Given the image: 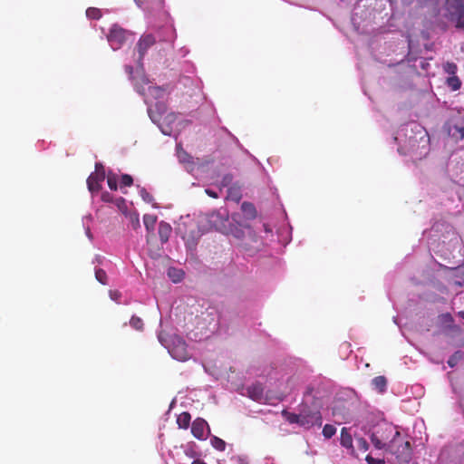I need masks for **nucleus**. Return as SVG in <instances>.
Instances as JSON below:
<instances>
[{
    "mask_svg": "<svg viewBox=\"0 0 464 464\" xmlns=\"http://www.w3.org/2000/svg\"><path fill=\"white\" fill-rule=\"evenodd\" d=\"M185 276V272L180 268L169 267L168 269V276L173 283L180 282Z\"/></svg>",
    "mask_w": 464,
    "mask_h": 464,
    "instance_id": "2eb2a0df",
    "label": "nucleus"
},
{
    "mask_svg": "<svg viewBox=\"0 0 464 464\" xmlns=\"http://www.w3.org/2000/svg\"><path fill=\"white\" fill-rule=\"evenodd\" d=\"M241 210L248 219H254L256 217V209L250 202H243L241 205Z\"/></svg>",
    "mask_w": 464,
    "mask_h": 464,
    "instance_id": "dca6fc26",
    "label": "nucleus"
},
{
    "mask_svg": "<svg viewBox=\"0 0 464 464\" xmlns=\"http://www.w3.org/2000/svg\"><path fill=\"white\" fill-rule=\"evenodd\" d=\"M191 415L188 411H183L177 417L179 428L187 430L189 427Z\"/></svg>",
    "mask_w": 464,
    "mask_h": 464,
    "instance_id": "f3484780",
    "label": "nucleus"
},
{
    "mask_svg": "<svg viewBox=\"0 0 464 464\" xmlns=\"http://www.w3.org/2000/svg\"><path fill=\"white\" fill-rule=\"evenodd\" d=\"M118 201H120V202L123 203V202H124V199H123L122 198H120L118 199Z\"/></svg>",
    "mask_w": 464,
    "mask_h": 464,
    "instance_id": "3c124183",
    "label": "nucleus"
},
{
    "mask_svg": "<svg viewBox=\"0 0 464 464\" xmlns=\"http://www.w3.org/2000/svg\"><path fill=\"white\" fill-rule=\"evenodd\" d=\"M314 388L311 386L306 387V390L304 393V397H307L308 395H311L313 393Z\"/></svg>",
    "mask_w": 464,
    "mask_h": 464,
    "instance_id": "a18cd8bd",
    "label": "nucleus"
},
{
    "mask_svg": "<svg viewBox=\"0 0 464 464\" xmlns=\"http://www.w3.org/2000/svg\"><path fill=\"white\" fill-rule=\"evenodd\" d=\"M133 223H135V225L139 226L140 221H139V217L138 216L135 217V219L133 220Z\"/></svg>",
    "mask_w": 464,
    "mask_h": 464,
    "instance_id": "09e8293b",
    "label": "nucleus"
},
{
    "mask_svg": "<svg viewBox=\"0 0 464 464\" xmlns=\"http://www.w3.org/2000/svg\"><path fill=\"white\" fill-rule=\"evenodd\" d=\"M152 108L156 110L158 112H160L161 115L163 116L167 112V107L163 102H157L155 106Z\"/></svg>",
    "mask_w": 464,
    "mask_h": 464,
    "instance_id": "4c0bfd02",
    "label": "nucleus"
},
{
    "mask_svg": "<svg viewBox=\"0 0 464 464\" xmlns=\"http://www.w3.org/2000/svg\"><path fill=\"white\" fill-rule=\"evenodd\" d=\"M130 33L117 24H113L107 35V40L113 50L120 49Z\"/></svg>",
    "mask_w": 464,
    "mask_h": 464,
    "instance_id": "0eeeda50",
    "label": "nucleus"
},
{
    "mask_svg": "<svg viewBox=\"0 0 464 464\" xmlns=\"http://www.w3.org/2000/svg\"><path fill=\"white\" fill-rule=\"evenodd\" d=\"M208 222L211 227L223 234H228L229 216L226 209L213 211L208 215Z\"/></svg>",
    "mask_w": 464,
    "mask_h": 464,
    "instance_id": "423d86ee",
    "label": "nucleus"
},
{
    "mask_svg": "<svg viewBox=\"0 0 464 464\" xmlns=\"http://www.w3.org/2000/svg\"><path fill=\"white\" fill-rule=\"evenodd\" d=\"M95 277L102 285H106L108 283L106 272L102 269H96Z\"/></svg>",
    "mask_w": 464,
    "mask_h": 464,
    "instance_id": "7c9ffc66",
    "label": "nucleus"
},
{
    "mask_svg": "<svg viewBox=\"0 0 464 464\" xmlns=\"http://www.w3.org/2000/svg\"><path fill=\"white\" fill-rule=\"evenodd\" d=\"M388 450L396 456L399 463H409L412 457L410 441L403 440L401 436L391 440Z\"/></svg>",
    "mask_w": 464,
    "mask_h": 464,
    "instance_id": "7ed1b4c3",
    "label": "nucleus"
},
{
    "mask_svg": "<svg viewBox=\"0 0 464 464\" xmlns=\"http://www.w3.org/2000/svg\"><path fill=\"white\" fill-rule=\"evenodd\" d=\"M209 431L208 422L202 418H197L191 424V433L198 440H206Z\"/></svg>",
    "mask_w": 464,
    "mask_h": 464,
    "instance_id": "1a4fd4ad",
    "label": "nucleus"
},
{
    "mask_svg": "<svg viewBox=\"0 0 464 464\" xmlns=\"http://www.w3.org/2000/svg\"><path fill=\"white\" fill-rule=\"evenodd\" d=\"M139 192H140V196L146 203L153 202V200H154L153 196L145 188H140Z\"/></svg>",
    "mask_w": 464,
    "mask_h": 464,
    "instance_id": "cd10ccee",
    "label": "nucleus"
},
{
    "mask_svg": "<svg viewBox=\"0 0 464 464\" xmlns=\"http://www.w3.org/2000/svg\"><path fill=\"white\" fill-rule=\"evenodd\" d=\"M102 200L104 202H111L112 201V195H111L109 192H103L102 194Z\"/></svg>",
    "mask_w": 464,
    "mask_h": 464,
    "instance_id": "79ce46f5",
    "label": "nucleus"
},
{
    "mask_svg": "<svg viewBox=\"0 0 464 464\" xmlns=\"http://www.w3.org/2000/svg\"><path fill=\"white\" fill-rule=\"evenodd\" d=\"M143 223L148 230H153L157 223V217L155 215L145 214L143 216Z\"/></svg>",
    "mask_w": 464,
    "mask_h": 464,
    "instance_id": "6ab92c4d",
    "label": "nucleus"
},
{
    "mask_svg": "<svg viewBox=\"0 0 464 464\" xmlns=\"http://www.w3.org/2000/svg\"><path fill=\"white\" fill-rule=\"evenodd\" d=\"M232 179H233V178L231 175H226L222 179L221 185L223 187H227L232 182Z\"/></svg>",
    "mask_w": 464,
    "mask_h": 464,
    "instance_id": "ea45409f",
    "label": "nucleus"
},
{
    "mask_svg": "<svg viewBox=\"0 0 464 464\" xmlns=\"http://www.w3.org/2000/svg\"><path fill=\"white\" fill-rule=\"evenodd\" d=\"M149 92L155 98H161L163 96L165 91L161 87L150 86Z\"/></svg>",
    "mask_w": 464,
    "mask_h": 464,
    "instance_id": "c756f323",
    "label": "nucleus"
},
{
    "mask_svg": "<svg viewBox=\"0 0 464 464\" xmlns=\"http://www.w3.org/2000/svg\"><path fill=\"white\" fill-rule=\"evenodd\" d=\"M107 183H108V187L111 190H117V188H118V177H117V175L112 173V172H109V174L107 176Z\"/></svg>",
    "mask_w": 464,
    "mask_h": 464,
    "instance_id": "5701e85b",
    "label": "nucleus"
},
{
    "mask_svg": "<svg viewBox=\"0 0 464 464\" xmlns=\"http://www.w3.org/2000/svg\"><path fill=\"white\" fill-rule=\"evenodd\" d=\"M460 358H461V353L459 352H456L448 360L449 366L451 368L456 366Z\"/></svg>",
    "mask_w": 464,
    "mask_h": 464,
    "instance_id": "473e14b6",
    "label": "nucleus"
},
{
    "mask_svg": "<svg viewBox=\"0 0 464 464\" xmlns=\"http://www.w3.org/2000/svg\"><path fill=\"white\" fill-rule=\"evenodd\" d=\"M264 228H265V231L267 232V233H270L271 232V229L268 227L267 225L264 224Z\"/></svg>",
    "mask_w": 464,
    "mask_h": 464,
    "instance_id": "de8ad7c7",
    "label": "nucleus"
},
{
    "mask_svg": "<svg viewBox=\"0 0 464 464\" xmlns=\"http://www.w3.org/2000/svg\"><path fill=\"white\" fill-rule=\"evenodd\" d=\"M249 398L257 402H261L264 399V388L260 383L252 384L247 388Z\"/></svg>",
    "mask_w": 464,
    "mask_h": 464,
    "instance_id": "9b49d317",
    "label": "nucleus"
},
{
    "mask_svg": "<svg viewBox=\"0 0 464 464\" xmlns=\"http://www.w3.org/2000/svg\"><path fill=\"white\" fill-rule=\"evenodd\" d=\"M179 159L182 162H192L191 157L186 151L179 152Z\"/></svg>",
    "mask_w": 464,
    "mask_h": 464,
    "instance_id": "58836bf2",
    "label": "nucleus"
},
{
    "mask_svg": "<svg viewBox=\"0 0 464 464\" xmlns=\"http://www.w3.org/2000/svg\"><path fill=\"white\" fill-rule=\"evenodd\" d=\"M109 295H110L111 299L115 301L116 303L121 302V293L119 290H110Z\"/></svg>",
    "mask_w": 464,
    "mask_h": 464,
    "instance_id": "f704fd0d",
    "label": "nucleus"
},
{
    "mask_svg": "<svg viewBox=\"0 0 464 464\" xmlns=\"http://www.w3.org/2000/svg\"><path fill=\"white\" fill-rule=\"evenodd\" d=\"M282 416L288 421L290 424H298L301 426V417L300 413H293L286 410L282 411Z\"/></svg>",
    "mask_w": 464,
    "mask_h": 464,
    "instance_id": "a211bd4d",
    "label": "nucleus"
},
{
    "mask_svg": "<svg viewBox=\"0 0 464 464\" xmlns=\"http://www.w3.org/2000/svg\"><path fill=\"white\" fill-rule=\"evenodd\" d=\"M130 324L138 331H141L143 329V322L138 316L133 315L130 320Z\"/></svg>",
    "mask_w": 464,
    "mask_h": 464,
    "instance_id": "bb28decb",
    "label": "nucleus"
},
{
    "mask_svg": "<svg viewBox=\"0 0 464 464\" xmlns=\"http://www.w3.org/2000/svg\"><path fill=\"white\" fill-rule=\"evenodd\" d=\"M86 15L88 18L90 19H94V20H97V19H100L102 17V12L100 9L98 8H95V7H89L87 10H86Z\"/></svg>",
    "mask_w": 464,
    "mask_h": 464,
    "instance_id": "393cba45",
    "label": "nucleus"
},
{
    "mask_svg": "<svg viewBox=\"0 0 464 464\" xmlns=\"http://www.w3.org/2000/svg\"><path fill=\"white\" fill-rule=\"evenodd\" d=\"M228 198H230L232 200L238 202L241 198V196L237 189L230 188L228 189Z\"/></svg>",
    "mask_w": 464,
    "mask_h": 464,
    "instance_id": "c9c22d12",
    "label": "nucleus"
},
{
    "mask_svg": "<svg viewBox=\"0 0 464 464\" xmlns=\"http://www.w3.org/2000/svg\"><path fill=\"white\" fill-rule=\"evenodd\" d=\"M459 315H460L461 318L464 319V311L459 312Z\"/></svg>",
    "mask_w": 464,
    "mask_h": 464,
    "instance_id": "8fccbe9b",
    "label": "nucleus"
},
{
    "mask_svg": "<svg viewBox=\"0 0 464 464\" xmlns=\"http://www.w3.org/2000/svg\"><path fill=\"white\" fill-rule=\"evenodd\" d=\"M210 443H211V446L216 449L217 450H219V451H224L226 450V442L217 437V436H213L211 439H210Z\"/></svg>",
    "mask_w": 464,
    "mask_h": 464,
    "instance_id": "4be33fe9",
    "label": "nucleus"
},
{
    "mask_svg": "<svg viewBox=\"0 0 464 464\" xmlns=\"http://www.w3.org/2000/svg\"><path fill=\"white\" fill-rule=\"evenodd\" d=\"M445 72L450 74V76L456 75L458 67L454 63H446L443 66Z\"/></svg>",
    "mask_w": 464,
    "mask_h": 464,
    "instance_id": "c85d7f7f",
    "label": "nucleus"
},
{
    "mask_svg": "<svg viewBox=\"0 0 464 464\" xmlns=\"http://www.w3.org/2000/svg\"><path fill=\"white\" fill-rule=\"evenodd\" d=\"M172 232L170 225L167 222L161 221L159 224L158 233L160 239L162 243L168 242Z\"/></svg>",
    "mask_w": 464,
    "mask_h": 464,
    "instance_id": "ddd939ff",
    "label": "nucleus"
},
{
    "mask_svg": "<svg viewBox=\"0 0 464 464\" xmlns=\"http://www.w3.org/2000/svg\"><path fill=\"white\" fill-rule=\"evenodd\" d=\"M400 437V431L387 422L376 425L371 434V441L378 450H388V444L392 438Z\"/></svg>",
    "mask_w": 464,
    "mask_h": 464,
    "instance_id": "f03ea898",
    "label": "nucleus"
},
{
    "mask_svg": "<svg viewBox=\"0 0 464 464\" xmlns=\"http://www.w3.org/2000/svg\"><path fill=\"white\" fill-rule=\"evenodd\" d=\"M365 460L368 464H385L384 459H374L371 455H367Z\"/></svg>",
    "mask_w": 464,
    "mask_h": 464,
    "instance_id": "e433bc0d",
    "label": "nucleus"
},
{
    "mask_svg": "<svg viewBox=\"0 0 464 464\" xmlns=\"http://www.w3.org/2000/svg\"><path fill=\"white\" fill-rule=\"evenodd\" d=\"M455 130L458 132L459 136L458 138L459 140L464 139V125L463 126H454Z\"/></svg>",
    "mask_w": 464,
    "mask_h": 464,
    "instance_id": "a19ab883",
    "label": "nucleus"
},
{
    "mask_svg": "<svg viewBox=\"0 0 464 464\" xmlns=\"http://www.w3.org/2000/svg\"><path fill=\"white\" fill-rule=\"evenodd\" d=\"M205 192L210 198H218V194L216 191H214V190H212L210 188L205 189Z\"/></svg>",
    "mask_w": 464,
    "mask_h": 464,
    "instance_id": "37998d69",
    "label": "nucleus"
},
{
    "mask_svg": "<svg viewBox=\"0 0 464 464\" xmlns=\"http://www.w3.org/2000/svg\"><path fill=\"white\" fill-rule=\"evenodd\" d=\"M234 238V243L243 253L249 256L262 250L264 244L258 238L250 226L229 224L228 234Z\"/></svg>",
    "mask_w": 464,
    "mask_h": 464,
    "instance_id": "f257e3e1",
    "label": "nucleus"
},
{
    "mask_svg": "<svg viewBox=\"0 0 464 464\" xmlns=\"http://www.w3.org/2000/svg\"><path fill=\"white\" fill-rule=\"evenodd\" d=\"M301 417V427L310 429L314 426L322 425V415L319 410L312 409L309 405L303 402L299 410Z\"/></svg>",
    "mask_w": 464,
    "mask_h": 464,
    "instance_id": "39448f33",
    "label": "nucleus"
},
{
    "mask_svg": "<svg viewBox=\"0 0 464 464\" xmlns=\"http://www.w3.org/2000/svg\"><path fill=\"white\" fill-rule=\"evenodd\" d=\"M372 384L379 392H382L386 388L387 380L384 376H377L373 378Z\"/></svg>",
    "mask_w": 464,
    "mask_h": 464,
    "instance_id": "412c9836",
    "label": "nucleus"
},
{
    "mask_svg": "<svg viewBox=\"0 0 464 464\" xmlns=\"http://www.w3.org/2000/svg\"><path fill=\"white\" fill-rule=\"evenodd\" d=\"M165 120H167L169 122H171L173 121H175L176 119V116L174 113H169L167 114L165 117H164Z\"/></svg>",
    "mask_w": 464,
    "mask_h": 464,
    "instance_id": "c03bdc74",
    "label": "nucleus"
},
{
    "mask_svg": "<svg viewBox=\"0 0 464 464\" xmlns=\"http://www.w3.org/2000/svg\"><path fill=\"white\" fill-rule=\"evenodd\" d=\"M169 353L171 355L179 361H185L188 358V353L186 350V344L183 342H179V344L173 347Z\"/></svg>",
    "mask_w": 464,
    "mask_h": 464,
    "instance_id": "f8f14e48",
    "label": "nucleus"
},
{
    "mask_svg": "<svg viewBox=\"0 0 464 464\" xmlns=\"http://www.w3.org/2000/svg\"><path fill=\"white\" fill-rule=\"evenodd\" d=\"M133 184V179L129 174H123L121 178V188L130 187Z\"/></svg>",
    "mask_w": 464,
    "mask_h": 464,
    "instance_id": "2f4dec72",
    "label": "nucleus"
},
{
    "mask_svg": "<svg viewBox=\"0 0 464 464\" xmlns=\"http://www.w3.org/2000/svg\"><path fill=\"white\" fill-rule=\"evenodd\" d=\"M162 132H163V134H168V132L165 131L164 130H162Z\"/></svg>",
    "mask_w": 464,
    "mask_h": 464,
    "instance_id": "603ef678",
    "label": "nucleus"
},
{
    "mask_svg": "<svg viewBox=\"0 0 464 464\" xmlns=\"http://www.w3.org/2000/svg\"><path fill=\"white\" fill-rule=\"evenodd\" d=\"M446 17L455 23L457 28H464V3L462 0H447Z\"/></svg>",
    "mask_w": 464,
    "mask_h": 464,
    "instance_id": "20e7f679",
    "label": "nucleus"
},
{
    "mask_svg": "<svg viewBox=\"0 0 464 464\" xmlns=\"http://www.w3.org/2000/svg\"><path fill=\"white\" fill-rule=\"evenodd\" d=\"M156 43V39L155 37L150 34H143L138 44H137V48H138V52H139V54H140V59H142L145 55V53H147V51L155 44Z\"/></svg>",
    "mask_w": 464,
    "mask_h": 464,
    "instance_id": "9d476101",
    "label": "nucleus"
},
{
    "mask_svg": "<svg viewBox=\"0 0 464 464\" xmlns=\"http://www.w3.org/2000/svg\"><path fill=\"white\" fill-rule=\"evenodd\" d=\"M446 83L452 91H458L461 87V81L456 75L448 77Z\"/></svg>",
    "mask_w": 464,
    "mask_h": 464,
    "instance_id": "aec40b11",
    "label": "nucleus"
},
{
    "mask_svg": "<svg viewBox=\"0 0 464 464\" xmlns=\"http://www.w3.org/2000/svg\"><path fill=\"white\" fill-rule=\"evenodd\" d=\"M96 171L92 173L87 179L88 188L91 192H97L101 188V183L105 179V172L101 163H97Z\"/></svg>",
    "mask_w": 464,
    "mask_h": 464,
    "instance_id": "6e6552de",
    "label": "nucleus"
},
{
    "mask_svg": "<svg viewBox=\"0 0 464 464\" xmlns=\"http://www.w3.org/2000/svg\"><path fill=\"white\" fill-rule=\"evenodd\" d=\"M341 445L346 449L351 450V453L354 454V449L353 446V438L347 428H343L341 430Z\"/></svg>",
    "mask_w": 464,
    "mask_h": 464,
    "instance_id": "4468645a",
    "label": "nucleus"
},
{
    "mask_svg": "<svg viewBox=\"0 0 464 464\" xmlns=\"http://www.w3.org/2000/svg\"><path fill=\"white\" fill-rule=\"evenodd\" d=\"M150 118L154 123H157L159 126H160V121L163 119V115H161L160 112H158L156 110H154L152 107L149 108L148 110Z\"/></svg>",
    "mask_w": 464,
    "mask_h": 464,
    "instance_id": "b1692460",
    "label": "nucleus"
},
{
    "mask_svg": "<svg viewBox=\"0 0 464 464\" xmlns=\"http://www.w3.org/2000/svg\"><path fill=\"white\" fill-rule=\"evenodd\" d=\"M192 464H206L203 460L201 459H195Z\"/></svg>",
    "mask_w": 464,
    "mask_h": 464,
    "instance_id": "49530a36",
    "label": "nucleus"
},
{
    "mask_svg": "<svg viewBox=\"0 0 464 464\" xmlns=\"http://www.w3.org/2000/svg\"><path fill=\"white\" fill-rule=\"evenodd\" d=\"M335 432H336L335 427L331 424H325L324 427L323 428V435L326 439L332 438L335 434Z\"/></svg>",
    "mask_w": 464,
    "mask_h": 464,
    "instance_id": "a878e982",
    "label": "nucleus"
},
{
    "mask_svg": "<svg viewBox=\"0 0 464 464\" xmlns=\"http://www.w3.org/2000/svg\"><path fill=\"white\" fill-rule=\"evenodd\" d=\"M356 445L360 450L366 451L369 449V444L364 438H357Z\"/></svg>",
    "mask_w": 464,
    "mask_h": 464,
    "instance_id": "72a5a7b5",
    "label": "nucleus"
}]
</instances>
